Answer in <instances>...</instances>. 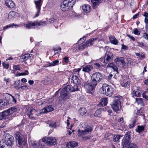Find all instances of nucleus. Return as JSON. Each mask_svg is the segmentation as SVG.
Returning a JSON list of instances; mask_svg holds the SVG:
<instances>
[{
	"label": "nucleus",
	"instance_id": "1",
	"mask_svg": "<svg viewBox=\"0 0 148 148\" xmlns=\"http://www.w3.org/2000/svg\"><path fill=\"white\" fill-rule=\"evenodd\" d=\"M102 78L103 75L99 72H96L94 73L91 77V80L88 81L84 84L87 92L92 94L98 83L101 82Z\"/></svg>",
	"mask_w": 148,
	"mask_h": 148
},
{
	"label": "nucleus",
	"instance_id": "2",
	"mask_svg": "<svg viewBox=\"0 0 148 148\" xmlns=\"http://www.w3.org/2000/svg\"><path fill=\"white\" fill-rule=\"evenodd\" d=\"M19 110L15 107H12L3 111V113L4 119H12L13 117L16 116V112H18Z\"/></svg>",
	"mask_w": 148,
	"mask_h": 148
},
{
	"label": "nucleus",
	"instance_id": "3",
	"mask_svg": "<svg viewBox=\"0 0 148 148\" xmlns=\"http://www.w3.org/2000/svg\"><path fill=\"white\" fill-rule=\"evenodd\" d=\"M14 136L17 140L18 147L20 148H22L25 145L26 143V135L22 132H16L14 134Z\"/></svg>",
	"mask_w": 148,
	"mask_h": 148
},
{
	"label": "nucleus",
	"instance_id": "4",
	"mask_svg": "<svg viewBox=\"0 0 148 148\" xmlns=\"http://www.w3.org/2000/svg\"><path fill=\"white\" fill-rule=\"evenodd\" d=\"M14 142V138L8 135L6 136L5 139H2L0 141V148H12V146Z\"/></svg>",
	"mask_w": 148,
	"mask_h": 148
},
{
	"label": "nucleus",
	"instance_id": "5",
	"mask_svg": "<svg viewBox=\"0 0 148 148\" xmlns=\"http://www.w3.org/2000/svg\"><path fill=\"white\" fill-rule=\"evenodd\" d=\"M92 130V128L90 127H86L84 130H80L79 129L77 131V135L78 136L82 138L83 140H86L91 137L90 134Z\"/></svg>",
	"mask_w": 148,
	"mask_h": 148
},
{
	"label": "nucleus",
	"instance_id": "6",
	"mask_svg": "<svg viewBox=\"0 0 148 148\" xmlns=\"http://www.w3.org/2000/svg\"><path fill=\"white\" fill-rule=\"evenodd\" d=\"M100 91L102 94L109 97L111 96L114 92L113 88L111 86L106 84H103Z\"/></svg>",
	"mask_w": 148,
	"mask_h": 148
},
{
	"label": "nucleus",
	"instance_id": "7",
	"mask_svg": "<svg viewBox=\"0 0 148 148\" xmlns=\"http://www.w3.org/2000/svg\"><path fill=\"white\" fill-rule=\"evenodd\" d=\"M75 2V0H64L61 4L62 10L65 11L71 9Z\"/></svg>",
	"mask_w": 148,
	"mask_h": 148
},
{
	"label": "nucleus",
	"instance_id": "8",
	"mask_svg": "<svg viewBox=\"0 0 148 148\" xmlns=\"http://www.w3.org/2000/svg\"><path fill=\"white\" fill-rule=\"evenodd\" d=\"M81 68H78L75 69L73 71L71 79L73 81V84L79 85L81 83V81L78 78L79 71L81 70Z\"/></svg>",
	"mask_w": 148,
	"mask_h": 148
},
{
	"label": "nucleus",
	"instance_id": "9",
	"mask_svg": "<svg viewBox=\"0 0 148 148\" xmlns=\"http://www.w3.org/2000/svg\"><path fill=\"white\" fill-rule=\"evenodd\" d=\"M69 92L65 86H64L60 92V96L59 97V99L60 100L63 99L64 100L68 99L70 95Z\"/></svg>",
	"mask_w": 148,
	"mask_h": 148
},
{
	"label": "nucleus",
	"instance_id": "10",
	"mask_svg": "<svg viewBox=\"0 0 148 148\" xmlns=\"http://www.w3.org/2000/svg\"><path fill=\"white\" fill-rule=\"evenodd\" d=\"M42 141L46 142L48 145H55L57 143V140L54 137H45L42 139Z\"/></svg>",
	"mask_w": 148,
	"mask_h": 148
},
{
	"label": "nucleus",
	"instance_id": "11",
	"mask_svg": "<svg viewBox=\"0 0 148 148\" xmlns=\"http://www.w3.org/2000/svg\"><path fill=\"white\" fill-rule=\"evenodd\" d=\"M117 99H115L111 105L113 110L116 112L120 110L121 108V102L119 99L117 97Z\"/></svg>",
	"mask_w": 148,
	"mask_h": 148
},
{
	"label": "nucleus",
	"instance_id": "12",
	"mask_svg": "<svg viewBox=\"0 0 148 148\" xmlns=\"http://www.w3.org/2000/svg\"><path fill=\"white\" fill-rule=\"evenodd\" d=\"M34 2L36 5V8L37 10V12L35 15L34 17H37L40 14L41 8L42 4V0H34Z\"/></svg>",
	"mask_w": 148,
	"mask_h": 148
},
{
	"label": "nucleus",
	"instance_id": "13",
	"mask_svg": "<svg viewBox=\"0 0 148 148\" xmlns=\"http://www.w3.org/2000/svg\"><path fill=\"white\" fill-rule=\"evenodd\" d=\"M130 139V136L128 134H126L125 137L122 140V145L123 148L126 147L127 146V147L130 146H132V145L130 144L129 140Z\"/></svg>",
	"mask_w": 148,
	"mask_h": 148
},
{
	"label": "nucleus",
	"instance_id": "14",
	"mask_svg": "<svg viewBox=\"0 0 148 148\" xmlns=\"http://www.w3.org/2000/svg\"><path fill=\"white\" fill-rule=\"evenodd\" d=\"M124 58L123 57H120L116 58L114 61L116 64L119 66L124 67L125 65V63L124 61Z\"/></svg>",
	"mask_w": 148,
	"mask_h": 148
},
{
	"label": "nucleus",
	"instance_id": "15",
	"mask_svg": "<svg viewBox=\"0 0 148 148\" xmlns=\"http://www.w3.org/2000/svg\"><path fill=\"white\" fill-rule=\"evenodd\" d=\"M113 57V55L112 53L109 52L107 53L106 54L103 63L106 64L109 62L111 61Z\"/></svg>",
	"mask_w": 148,
	"mask_h": 148
},
{
	"label": "nucleus",
	"instance_id": "16",
	"mask_svg": "<svg viewBox=\"0 0 148 148\" xmlns=\"http://www.w3.org/2000/svg\"><path fill=\"white\" fill-rule=\"evenodd\" d=\"M77 85L73 84L71 86L67 85L65 86L68 91L70 92H73L78 90Z\"/></svg>",
	"mask_w": 148,
	"mask_h": 148
},
{
	"label": "nucleus",
	"instance_id": "17",
	"mask_svg": "<svg viewBox=\"0 0 148 148\" xmlns=\"http://www.w3.org/2000/svg\"><path fill=\"white\" fill-rule=\"evenodd\" d=\"M133 91L132 94L133 96L137 97H139L140 96L141 91L136 86H134L132 88Z\"/></svg>",
	"mask_w": 148,
	"mask_h": 148
},
{
	"label": "nucleus",
	"instance_id": "18",
	"mask_svg": "<svg viewBox=\"0 0 148 148\" xmlns=\"http://www.w3.org/2000/svg\"><path fill=\"white\" fill-rule=\"evenodd\" d=\"M32 145L35 148H43L44 146V144L41 140L38 142L33 141L32 143Z\"/></svg>",
	"mask_w": 148,
	"mask_h": 148
},
{
	"label": "nucleus",
	"instance_id": "19",
	"mask_svg": "<svg viewBox=\"0 0 148 148\" xmlns=\"http://www.w3.org/2000/svg\"><path fill=\"white\" fill-rule=\"evenodd\" d=\"M25 27L28 29L34 28L36 26V21L32 22V21H28L27 23L24 24Z\"/></svg>",
	"mask_w": 148,
	"mask_h": 148
},
{
	"label": "nucleus",
	"instance_id": "20",
	"mask_svg": "<svg viewBox=\"0 0 148 148\" xmlns=\"http://www.w3.org/2000/svg\"><path fill=\"white\" fill-rule=\"evenodd\" d=\"M26 111L27 115L30 118H33L32 116L34 115V114L36 112V110L34 109H32L29 108H27Z\"/></svg>",
	"mask_w": 148,
	"mask_h": 148
},
{
	"label": "nucleus",
	"instance_id": "21",
	"mask_svg": "<svg viewBox=\"0 0 148 148\" xmlns=\"http://www.w3.org/2000/svg\"><path fill=\"white\" fill-rule=\"evenodd\" d=\"M93 69V67L92 65H87L83 67L82 71L84 72L90 73V72Z\"/></svg>",
	"mask_w": 148,
	"mask_h": 148
},
{
	"label": "nucleus",
	"instance_id": "22",
	"mask_svg": "<svg viewBox=\"0 0 148 148\" xmlns=\"http://www.w3.org/2000/svg\"><path fill=\"white\" fill-rule=\"evenodd\" d=\"M6 6L9 8H15V4L12 0H6L5 2Z\"/></svg>",
	"mask_w": 148,
	"mask_h": 148
},
{
	"label": "nucleus",
	"instance_id": "23",
	"mask_svg": "<svg viewBox=\"0 0 148 148\" xmlns=\"http://www.w3.org/2000/svg\"><path fill=\"white\" fill-rule=\"evenodd\" d=\"M53 109L52 106H47L42 109L41 111V113H44L52 111Z\"/></svg>",
	"mask_w": 148,
	"mask_h": 148
},
{
	"label": "nucleus",
	"instance_id": "24",
	"mask_svg": "<svg viewBox=\"0 0 148 148\" xmlns=\"http://www.w3.org/2000/svg\"><path fill=\"white\" fill-rule=\"evenodd\" d=\"M97 39V38H91L87 40L86 43L88 47H90L92 46L94 43Z\"/></svg>",
	"mask_w": 148,
	"mask_h": 148
},
{
	"label": "nucleus",
	"instance_id": "25",
	"mask_svg": "<svg viewBox=\"0 0 148 148\" xmlns=\"http://www.w3.org/2000/svg\"><path fill=\"white\" fill-rule=\"evenodd\" d=\"M108 103V100L106 98H103L101 99V101L99 103L98 106L99 107L103 106L106 105Z\"/></svg>",
	"mask_w": 148,
	"mask_h": 148
},
{
	"label": "nucleus",
	"instance_id": "26",
	"mask_svg": "<svg viewBox=\"0 0 148 148\" xmlns=\"http://www.w3.org/2000/svg\"><path fill=\"white\" fill-rule=\"evenodd\" d=\"M17 13L14 11H11L9 12L8 16V19L10 20L12 18L14 17Z\"/></svg>",
	"mask_w": 148,
	"mask_h": 148
},
{
	"label": "nucleus",
	"instance_id": "27",
	"mask_svg": "<svg viewBox=\"0 0 148 148\" xmlns=\"http://www.w3.org/2000/svg\"><path fill=\"white\" fill-rule=\"evenodd\" d=\"M103 111L102 108L97 110L94 113V115L96 117H100L101 116V111Z\"/></svg>",
	"mask_w": 148,
	"mask_h": 148
},
{
	"label": "nucleus",
	"instance_id": "28",
	"mask_svg": "<svg viewBox=\"0 0 148 148\" xmlns=\"http://www.w3.org/2000/svg\"><path fill=\"white\" fill-rule=\"evenodd\" d=\"M47 21H36V26H41V27H42L43 26H45L46 25L47 23Z\"/></svg>",
	"mask_w": 148,
	"mask_h": 148
},
{
	"label": "nucleus",
	"instance_id": "29",
	"mask_svg": "<svg viewBox=\"0 0 148 148\" xmlns=\"http://www.w3.org/2000/svg\"><path fill=\"white\" fill-rule=\"evenodd\" d=\"M90 6L88 5H84L82 6V9L83 11L87 13L90 11Z\"/></svg>",
	"mask_w": 148,
	"mask_h": 148
},
{
	"label": "nucleus",
	"instance_id": "30",
	"mask_svg": "<svg viewBox=\"0 0 148 148\" xmlns=\"http://www.w3.org/2000/svg\"><path fill=\"white\" fill-rule=\"evenodd\" d=\"M108 66L112 68L114 71L116 72V73H118V69L113 63H110L108 65Z\"/></svg>",
	"mask_w": 148,
	"mask_h": 148
},
{
	"label": "nucleus",
	"instance_id": "31",
	"mask_svg": "<svg viewBox=\"0 0 148 148\" xmlns=\"http://www.w3.org/2000/svg\"><path fill=\"white\" fill-rule=\"evenodd\" d=\"M77 143L75 141H71L67 144V147L70 146L72 147H74L77 145Z\"/></svg>",
	"mask_w": 148,
	"mask_h": 148
},
{
	"label": "nucleus",
	"instance_id": "32",
	"mask_svg": "<svg viewBox=\"0 0 148 148\" xmlns=\"http://www.w3.org/2000/svg\"><path fill=\"white\" fill-rule=\"evenodd\" d=\"M79 111L80 115L81 116L84 115L86 112V110L85 108L83 107L81 108L79 110Z\"/></svg>",
	"mask_w": 148,
	"mask_h": 148
},
{
	"label": "nucleus",
	"instance_id": "33",
	"mask_svg": "<svg viewBox=\"0 0 148 148\" xmlns=\"http://www.w3.org/2000/svg\"><path fill=\"white\" fill-rule=\"evenodd\" d=\"M9 102H10V101L9 102V101H8L5 100L4 101H0V106H3L8 105L9 103Z\"/></svg>",
	"mask_w": 148,
	"mask_h": 148
},
{
	"label": "nucleus",
	"instance_id": "34",
	"mask_svg": "<svg viewBox=\"0 0 148 148\" xmlns=\"http://www.w3.org/2000/svg\"><path fill=\"white\" fill-rule=\"evenodd\" d=\"M29 54H25V55L21 56L20 58L21 60L22 59L23 61L27 60L29 58Z\"/></svg>",
	"mask_w": 148,
	"mask_h": 148
},
{
	"label": "nucleus",
	"instance_id": "35",
	"mask_svg": "<svg viewBox=\"0 0 148 148\" xmlns=\"http://www.w3.org/2000/svg\"><path fill=\"white\" fill-rule=\"evenodd\" d=\"M20 80H19L15 82L14 84V87L16 89H18L20 88L19 86L20 85Z\"/></svg>",
	"mask_w": 148,
	"mask_h": 148
},
{
	"label": "nucleus",
	"instance_id": "36",
	"mask_svg": "<svg viewBox=\"0 0 148 148\" xmlns=\"http://www.w3.org/2000/svg\"><path fill=\"white\" fill-rule=\"evenodd\" d=\"M91 2L93 6L95 8L97 6L99 5V0H91Z\"/></svg>",
	"mask_w": 148,
	"mask_h": 148
},
{
	"label": "nucleus",
	"instance_id": "37",
	"mask_svg": "<svg viewBox=\"0 0 148 148\" xmlns=\"http://www.w3.org/2000/svg\"><path fill=\"white\" fill-rule=\"evenodd\" d=\"M121 137V136L119 135H114L113 136V140L114 142L118 141Z\"/></svg>",
	"mask_w": 148,
	"mask_h": 148
},
{
	"label": "nucleus",
	"instance_id": "38",
	"mask_svg": "<svg viewBox=\"0 0 148 148\" xmlns=\"http://www.w3.org/2000/svg\"><path fill=\"white\" fill-rule=\"evenodd\" d=\"M103 111H107L108 113V114L110 115L112 112V110L110 109L108 107L102 108Z\"/></svg>",
	"mask_w": 148,
	"mask_h": 148
},
{
	"label": "nucleus",
	"instance_id": "39",
	"mask_svg": "<svg viewBox=\"0 0 148 148\" xmlns=\"http://www.w3.org/2000/svg\"><path fill=\"white\" fill-rule=\"evenodd\" d=\"M121 85L122 86L125 87H129L130 86V82L127 81L126 82H121Z\"/></svg>",
	"mask_w": 148,
	"mask_h": 148
},
{
	"label": "nucleus",
	"instance_id": "40",
	"mask_svg": "<svg viewBox=\"0 0 148 148\" xmlns=\"http://www.w3.org/2000/svg\"><path fill=\"white\" fill-rule=\"evenodd\" d=\"M87 47H88V46L85 42V44H82V45H78V49L79 50L84 49Z\"/></svg>",
	"mask_w": 148,
	"mask_h": 148
},
{
	"label": "nucleus",
	"instance_id": "41",
	"mask_svg": "<svg viewBox=\"0 0 148 148\" xmlns=\"http://www.w3.org/2000/svg\"><path fill=\"white\" fill-rule=\"evenodd\" d=\"M144 130V127L143 126H138L137 129L136 130V131L140 133L142 131H143Z\"/></svg>",
	"mask_w": 148,
	"mask_h": 148
},
{
	"label": "nucleus",
	"instance_id": "42",
	"mask_svg": "<svg viewBox=\"0 0 148 148\" xmlns=\"http://www.w3.org/2000/svg\"><path fill=\"white\" fill-rule=\"evenodd\" d=\"M143 97L148 100V91L147 90L144 92L142 94Z\"/></svg>",
	"mask_w": 148,
	"mask_h": 148
},
{
	"label": "nucleus",
	"instance_id": "43",
	"mask_svg": "<svg viewBox=\"0 0 148 148\" xmlns=\"http://www.w3.org/2000/svg\"><path fill=\"white\" fill-rule=\"evenodd\" d=\"M61 48L59 47H57L54 48L53 50L54 51V52L55 53V54H56L57 53H58V52H60L61 51Z\"/></svg>",
	"mask_w": 148,
	"mask_h": 148
},
{
	"label": "nucleus",
	"instance_id": "44",
	"mask_svg": "<svg viewBox=\"0 0 148 148\" xmlns=\"http://www.w3.org/2000/svg\"><path fill=\"white\" fill-rule=\"evenodd\" d=\"M59 61L58 60H56L53 61L52 62V66H54L56 65H57L58 64Z\"/></svg>",
	"mask_w": 148,
	"mask_h": 148
},
{
	"label": "nucleus",
	"instance_id": "45",
	"mask_svg": "<svg viewBox=\"0 0 148 148\" xmlns=\"http://www.w3.org/2000/svg\"><path fill=\"white\" fill-rule=\"evenodd\" d=\"M13 68L15 69V70H20V68L19 66L18 65H15L13 66Z\"/></svg>",
	"mask_w": 148,
	"mask_h": 148
},
{
	"label": "nucleus",
	"instance_id": "46",
	"mask_svg": "<svg viewBox=\"0 0 148 148\" xmlns=\"http://www.w3.org/2000/svg\"><path fill=\"white\" fill-rule=\"evenodd\" d=\"M134 33L137 35H140V32L137 29H134Z\"/></svg>",
	"mask_w": 148,
	"mask_h": 148
},
{
	"label": "nucleus",
	"instance_id": "47",
	"mask_svg": "<svg viewBox=\"0 0 148 148\" xmlns=\"http://www.w3.org/2000/svg\"><path fill=\"white\" fill-rule=\"evenodd\" d=\"M9 98L12 100V101H13L14 102L16 103V99L14 98L13 96L11 95H10Z\"/></svg>",
	"mask_w": 148,
	"mask_h": 148
},
{
	"label": "nucleus",
	"instance_id": "48",
	"mask_svg": "<svg viewBox=\"0 0 148 148\" xmlns=\"http://www.w3.org/2000/svg\"><path fill=\"white\" fill-rule=\"evenodd\" d=\"M118 40L115 38L114 39V40H112V41H111L110 42L112 44H113L115 45H116L118 44Z\"/></svg>",
	"mask_w": 148,
	"mask_h": 148
},
{
	"label": "nucleus",
	"instance_id": "49",
	"mask_svg": "<svg viewBox=\"0 0 148 148\" xmlns=\"http://www.w3.org/2000/svg\"><path fill=\"white\" fill-rule=\"evenodd\" d=\"M145 22L146 24L145 28H148V17L145 18Z\"/></svg>",
	"mask_w": 148,
	"mask_h": 148
},
{
	"label": "nucleus",
	"instance_id": "50",
	"mask_svg": "<svg viewBox=\"0 0 148 148\" xmlns=\"http://www.w3.org/2000/svg\"><path fill=\"white\" fill-rule=\"evenodd\" d=\"M94 65L95 66V67L97 69H99L103 66L102 65H100L99 63H95Z\"/></svg>",
	"mask_w": 148,
	"mask_h": 148
},
{
	"label": "nucleus",
	"instance_id": "51",
	"mask_svg": "<svg viewBox=\"0 0 148 148\" xmlns=\"http://www.w3.org/2000/svg\"><path fill=\"white\" fill-rule=\"evenodd\" d=\"M3 66L6 69H7L9 68V64H6L4 62L2 63Z\"/></svg>",
	"mask_w": 148,
	"mask_h": 148
},
{
	"label": "nucleus",
	"instance_id": "52",
	"mask_svg": "<svg viewBox=\"0 0 148 148\" xmlns=\"http://www.w3.org/2000/svg\"><path fill=\"white\" fill-rule=\"evenodd\" d=\"M63 60L66 63H68L69 62V59L66 56L65 57L63 58Z\"/></svg>",
	"mask_w": 148,
	"mask_h": 148
},
{
	"label": "nucleus",
	"instance_id": "53",
	"mask_svg": "<svg viewBox=\"0 0 148 148\" xmlns=\"http://www.w3.org/2000/svg\"><path fill=\"white\" fill-rule=\"evenodd\" d=\"M56 123H52L49 124V126L50 127H56Z\"/></svg>",
	"mask_w": 148,
	"mask_h": 148
},
{
	"label": "nucleus",
	"instance_id": "54",
	"mask_svg": "<svg viewBox=\"0 0 148 148\" xmlns=\"http://www.w3.org/2000/svg\"><path fill=\"white\" fill-rule=\"evenodd\" d=\"M136 101L138 103H141L143 102V99L142 98H136Z\"/></svg>",
	"mask_w": 148,
	"mask_h": 148
},
{
	"label": "nucleus",
	"instance_id": "55",
	"mask_svg": "<svg viewBox=\"0 0 148 148\" xmlns=\"http://www.w3.org/2000/svg\"><path fill=\"white\" fill-rule=\"evenodd\" d=\"M143 37L145 39L148 40V34L146 33L143 34Z\"/></svg>",
	"mask_w": 148,
	"mask_h": 148
},
{
	"label": "nucleus",
	"instance_id": "56",
	"mask_svg": "<svg viewBox=\"0 0 148 148\" xmlns=\"http://www.w3.org/2000/svg\"><path fill=\"white\" fill-rule=\"evenodd\" d=\"M110 40V42L111 41H112V40H114L115 38L114 36H110L109 37Z\"/></svg>",
	"mask_w": 148,
	"mask_h": 148
},
{
	"label": "nucleus",
	"instance_id": "57",
	"mask_svg": "<svg viewBox=\"0 0 148 148\" xmlns=\"http://www.w3.org/2000/svg\"><path fill=\"white\" fill-rule=\"evenodd\" d=\"M127 36L129 38H130L132 40H133V41H134L135 40V38H134L133 37V36H130V35L128 34H127Z\"/></svg>",
	"mask_w": 148,
	"mask_h": 148
},
{
	"label": "nucleus",
	"instance_id": "58",
	"mask_svg": "<svg viewBox=\"0 0 148 148\" xmlns=\"http://www.w3.org/2000/svg\"><path fill=\"white\" fill-rule=\"evenodd\" d=\"M122 49L124 50H127L128 47L127 46L124 45L123 44H122Z\"/></svg>",
	"mask_w": 148,
	"mask_h": 148
},
{
	"label": "nucleus",
	"instance_id": "59",
	"mask_svg": "<svg viewBox=\"0 0 148 148\" xmlns=\"http://www.w3.org/2000/svg\"><path fill=\"white\" fill-rule=\"evenodd\" d=\"M17 127H20V129H22L23 128V123H21V124H20L19 125H18L17 126ZM22 129H21V130Z\"/></svg>",
	"mask_w": 148,
	"mask_h": 148
},
{
	"label": "nucleus",
	"instance_id": "60",
	"mask_svg": "<svg viewBox=\"0 0 148 148\" xmlns=\"http://www.w3.org/2000/svg\"><path fill=\"white\" fill-rule=\"evenodd\" d=\"M138 44V46H139V47H143L144 46V45H143V42H137Z\"/></svg>",
	"mask_w": 148,
	"mask_h": 148
},
{
	"label": "nucleus",
	"instance_id": "61",
	"mask_svg": "<svg viewBox=\"0 0 148 148\" xmlns=\"http://www.w3.org/2000/svg\"><path fill=\"white\" fill-rule=\"evenodd\" d=\"M4 119L3 112L0 113V120Z\"/></svg>",
	"mask_w": 148,
	"mask_h": 148
},
{
	"label": "nucleus",
	"instance_id": "62",
	"mask_svg": "<svg viewBox=\"0 0 148 148\" xmlns=\"http://www.w3.org/2000/svg\"><path fill=\"white\" fill-rule=\"evenodd\" d=\"M143 16L145 17V18L148 17V13L147 12H144L143 14Z\"/></svg>",
	"mask_w": 148,
	"mask_h": 148
},
{
	"label": "nucleus",
	"instance_id": "63",
	"mask_svg": "<svg viewBox=\"0 0 148 148\" xmlns=\"http://www.w3.org/2000/svg\"><path fill=\"white\" fill-rule=\"evenodd\" d=\"M142 113V111L140 110H138L137 112V114L138 115H141V114Z\"/></svg>",
	"mask_w": 148,
	"mask_h": 148
},
{
	"label": "nucleus",
	"instance_id": "64",
	"mask_svg": "<svg viewBox=\"0 0 148 148\" xmlns=\"http://www.w3.org/2000/svg\"><path fill=\"white\" fill-rule=\"evenodd\" d=\"M29 84L31 85H32L34 83V82L33 80H30L28 81Z\"/></svg>",
	"mask_w": 148,
	"mask_h": 148
}]
</instances>
